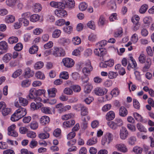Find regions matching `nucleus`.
Instances as JSON below:
<instances>
[{
    "instance_id": "1",
    "label": "nucleus",
    "mask_w": 154,
    "mask_h": 154,
    "mask_svg": "<svg viewBox=\"0 0 154 154\" xmlns=\"http://www.w3.org/2000/svg\"><path fill=\"white\" fill-rule=\"evenodd\" d=\"M138 60L141 63H145L144 66L142 68V71L144 72L148 71L151 64L150 58H146V56L143 54H141L138 57Z\"/></svg>"
},
{
    "instance_id": "2",
    "label": "nucleus",
    "mask_w": 154,
    "mask_h": 154,
    "mask_svg": "<svg viewBox=\"0 0 154 154\" xmlns=\"http://www.w3.org/2000/svg\"><path fill=\"white\" fill-rule=\"evenodd\" d=\"M26 113V109L25 108L20 107L11 116V119L13 122L17 121L25 116Z\"/></svg>"
},
{
    "instance_id": "3",
    "label": "nucleus",
    "mask_w": 154,
    "mask_h": 154,
    "mask_svg": "<svg viewBox=\"0 0 154 154\" xmlns=\"http://www.w3.org/2000/svg\"><path fill=\"white\" fill-rule=\"evenodd\" d=\"M113 138V136L111 133H107L105 137L102 139V144L103 145L106 144H108L112 141Z\"/></svg>"
},
{
    "instance_id": "4",
    "label": "nucleus",
    "mask_w": 154,
    "mask_h": 154,
    "mask_svg": "<svg viewBox=\"0 0 154 154\" xmlns=\"http://www.w3.org/2000/svg\"><path fill=\"white\" fill-rule=\"evenodd\" d=\"M52 54L55 57H63L65 55V53L62 48L55 47Z\"/></svg>"
},
{
    "instance_id": "5",
    "label": "nucleus",
    "mask_w": 154,
    "mask_h": 154,
    "mask_svg": "<svg viewBox=\"0 0 154 154\" xmlns=\"http://www.w3.org/2000/svg\"><path fill=\"white\" fill-rule=\"evenodd\" d=\"M93 68L91 65V63L89 60H88L82 70V72L84 74H89L93 70Z\"/></svg>"
},
{
    "instance_id": "6",
    "label": "nucleus",
    "mask_w": 154,
    "mask_h": 154,
    "mask_svg": "<svg viewBox=\"0 0 154 154\" xmlns=\"http://www.w3.org/2000/svg\"><path fill=\"white\" fill-rule=\"evenodd\" d=\"M94 53L96 55L103 58V56L106 54V52L105 49L98 47L94 49Z\"/></svg>"
},
{
    "instance_id": "7",
    "label": "nucleus",
    "mask_w": 154,
    "mask_h": 154,
    "mask_svg": "<svg viewBox=\"0 0 154 154\" xmlns=\"http://www.w3.org/2000/svg\"><path fill=\"white\" fill-rule=\"evenodd\" d=\"M128 63L127 69L128 70H130L131 68H135L137 66L135 60L131 56L129 57L128 59Z\"/></svg>"
},
{
    "instance_id": "8",
    "label": "nucleus",
    "mask_w": 154,
    "mask_h": 154,
    "mask_svg": "<svg viewBox=\"0 0 154 154\" xmlns=\"http://www.w3.org/2000/svg\"><path fill=\"white\" fill-rule=\"evenodd\" d=\"M56 9L54 11L55 14L58 17H62L67 15V12L64 9V8H60Z\"/></svg>"
},
{
    "instance_id": "9",
    "label": "nucleus",
    "mask_w": 154,
    "mask_h": 154,
    "mask_svg": "<svg viewBox=\"0 0 154 154\" xmlns=\"http://www.w3.org/2000/svg\"><path fill=\"white\" fill-rule=\"evenodd\" d=\"M62 62L64 66L68 68L72 67L74 64V60L72 59L69 58L63 59Z\"/></svg>"
},
{
    "instance_id": "10",
    "label": "nucleus",
    "mask_w": 154,
    "mask_h": 154,
    "mask_svg": "<svg viewBox=\"0 0 154 154\" xmlns=\"http://www.w3.org/2000/svg\"><path fill=\"white\" fill-rule=\"evenodd\" d=\"M94 92L96 95L102 96L106 94L107 90L104 88L97 87L95 88L94 91Z\"/></svg>"
},
{
    "instance_id": "11",
    "label": "nucleus",
    "mask_w": 154,
    "mask_h": 154,
    "mask_svg": "<svg viewBox=\"0 0 154 154\" xmlns=\"http://www.w3.org/2000/svg\"><path fill=\"white\" fill-rule=\"evenodd\" d=\"M119 135L120 138L122 140H125L127 137L128 133L125 127H122L120 129Z\"/></svg>"
},
{
    "instance_id": "12",
    "label": "nucleus",
    "mask_w": 154,
    "mask_h": 154,
    "mask_svg": "<svg viewBox=\"0 0 154 154\" xmlns=\"http://www.w3.org/2000/svg\"><path fill=\"white\" fill-rule=\"evenodd\" d=\"M115 147L118 151L122 152L125 153L128 151L126 146L123 143L117 144L116 145Z\"/></svg>"
},
{
    "instance_id": "13",
    "label": "nucleus",
    "mask_w": 154,
    "mask_h": 154,
    "mask_svg": "<svg viewBox=\"0 0 154 154\" xmlns=\"http://www.w3.org/2000/svg\"><path fill=\"white\" fill-rule=\"evenodd\" d=\"M63 3L64 5L63 8L72 9L74 7L75 3L74 0H66L65 3Z\"/></svg>"
},
{
    "instance_id": "14",
    "label": "nucleus",
    "mask_w": 154,
    "mask_h": 154,
    "mask_svg": "<svg viewBox=\"0 0 154 154\" xmlns=\"http://www.w3.org/2000/svg\"><path fill=\"white\" fill-rule=\"evenodd\" d=\"M115 69L118 70L119 74L120 75H123L126 73L125 68L122 67L120 64H117L115 66Z\"/></svg>"
},
{
    "instance_id": "15",
    "label": "nucleus",
    "mask_w": 154,
    "mask_h": 154,
    "mask_svg": "<svg viewBox=\"0 0 154 154\" xmlns=\"http://www.w3.org/2000/svg\"><path fill=\"white\" fill-rule=\"evenodd\" d=\"M8 49V43L5 41H3L0 42V50L4 53L7 52Z\"/></svg>"
},
{
    "instance_id": "16",
    "label": "nucleus",
    "mask_w": 154,
    "mask_h": 154,
    "mask_svg": "<svg viewBox=\"0 0 154 154\" xmlns=\"http://www.w3.org/2000/svg\"><path fill=\"white\" fill-rule=\"evenodd\" d=\"M50 5L52 7L55 8H63L64 5L63 3L60 2H55L54 1H51L50 2Z\"/></svg>"
},
{
    "instance_id": "17",
    "label": "nucleus",
    "mask_w": 154,
    "mask_h": 154,
    "mask_svg": "<svg viewBox=\"0 0 154 154\" xmlns=\"http://www.w3.org/2000/svg\"><path fill=\"white\" fill-rule=\"evenodd\" d=\"M36 97H37L36 90L34 88H32L29 90V93L26 97L30 99H33Z\"/></svg>"
},
{
    "instance_id": "18",
    "label": "nucleus",
    "mask_w": 154,
    "mask_h": 154,
    "mask_svg": "<svg viewBox=\"0 0 154 154\" xmlns=\"http://www.w3.org/2000/svg\"><path fill=\"white\" fill-rule=\"evenodd\" d=\"M50 121L49 117L45 116H42L40 120L41 123L43 125H45L48 123Z\"/></svg>"
},
{
    "instance_id": "19",
    "label": "nucleus",
    "mask_w": 154,
    "mask_h": 154,
    "mask_svg": "<svg viewBox=\"0 0 154 154\" xmlns=\"http://www.w3.org/2000/svg\"><path fill=\"white\" fill-rule=\"evenodd\" d=\"M115 112L112 111L108 112L106 116V118L108 121L113 120L115 117Z\"/></svg>"
},
{
    "instance_id": "20",
    "label": "nucleus",
    "mask_w": 154,
    "mask_h": 154,
    "mask_svg": "<svg viewBox=\"0 0 154 154\" xmlns=\"http://www.w3.org/2000/svg\"><path fill=\"white\" fill-rule=\"evenodd\" d=\"M75 123V121L74 120H72L64 122L63 123V125L65 128H69L73 126Z\"/></svg>"
},
{
    "instance_id": "21",
    "label": "nucleus",
    "mask_w": 154,
    "mask_h": 154,
    "mask_svg": "<svg viewBox=\"0 0 154 154\" xmlns=\"http://www.w3.org/2000/svg\"><path fill=\"white\" fill-rule=\"evenodd\" d=\"M34 74L33 71L29 68H27L25 69L24 76L25 78H30L32 77Z\"/></svg>"
},
{
    "instance_id": "22",
    "label": "nucleus",
    "mask_w": 154,
    "mask_h": 154,
    "mask_svg": "<svg viewBox=\"0 0 154 154\" xmlns=\"http://www.w3.org/2000/svg\"><path fill=\"white\" fill-rule=\"evenodd\" d=\"M15 20L14 16L9 15L7 16L5 18V21L6 23H13Z\"/></svg>"
},
{
    "instance_id": "23",
    "label": "nucleus",
    "mask_w": 154,
    "mask_h": 154,
    "mask_svg": "<svg viewBox=\"0 0 154 154\" xmlns=\"http://www.w3.org/2000/svg\"><path fill=\"white\" fill-rule=\"evenodd\" d=\"M82 86L84 87V91L86 93H90L92 89V86L91 84L89 83L84 85H82Z\"/></svg>"
},
{
    "instance_id": "24",
    "label": "nucleus",
    "mask_w": 154,
    "mask_h": 154,
    "mask_svg": "<svg viewBox=\"0 0 154 154\" xmlns=\"http://www.w3.org/2000/svg\"><path fill=\"white\" fill-rule=\"evenodd\" d=\"M80 79L82 81L81 85H84L88 83L89 78L86 74H84V75L81 77Z\"/></svg>"
},
{
    "instance_id": "25",
    "label": "nucleus",
    "mask_w": 154,
    "mask_h": 154,
    "mask_svg": "<svg viewBox=\"0 0 154 154\" xmlns=\"http://www.w3.org/2000/svg\"><path fill=\"white\" fill-rule=\"evenodd\" d=\"M128 114V111L123 106H122L119 110V115L122 117H125Z\"/></svg>"
},
{
    "instance_id": "26",
    "label": "nucleus",
    "mask_w": 154,
    "mask_h": 154,
    "mask_svg": "<svg viewBox=\"0 0 154 154\" xmlns=\"http://www.w3.org/2000/svg\"><path fill=\"white\" fill-rule=\"evenodd\" d=\"M49 96L50 97H54L57 92V89L55 88H51L48 90Z\"/></svg>"
},
{
    "instance_id": "27",
    "label": "nucleus",
    "mask_w": 154,
    "mask_h": 154,
    "mask_svg": "<svg viewBox=\"0 0 154 154\" xmlns=\"http://www.w3.org/2000/svg\"><path fill=\"white\" fill-rule=\"evenodd\" d=\"M12 58V54L10 53H7L5 54L2 57L3 61L5 63H8Z\"/></svg>"
},
{
    "instance_id": "28",
    "label": "nucleus",
    "mask_w": 154,
    "mask_h": 154,
    "mask_svg": "<svg viewBox=\"0 0 154 154\" xmlns=\"http://www.w3.org/2000/svg\"><path fill=\"white\" fill-rule=\"evenodd\" d=\"M19 101L21 105L25 106L28 104V101L27 99L22 97H19Z\"/></svg>"
},
{
    "instance_id": "29",
    "label": "nucleus",
    "mask_w": 154,
    "mask_h": 154,
    "mask_svg": "<svg viewBox=\"0 0 154 154\" xmlns=\"http://www.w3.org/2000/svg\"><path fill=\"white\" fill-rule=\"evenodd\" d=\"M81 114L82 116H86L88 114V108L83 105L81 107Z\"/></svg>"
},
{
    "instance_id": "30",
    "label": "nucleus",
    "mask_w": 154,
    "mask_h": 154,
    "mask_svg": "<svg viewBox=\"0 0 154 154\" xmlns=\"http://www.w3.org/2000/svg\"><path fill=\"white\" fill-rule=\"evenodd\" d=\"M41 110L43 113L45 114H52L51 109L47 106L42 107L41 108Z\"/></svg>"
},
{
    "instance_id": "31",
    "label": "nucleus",
    "mask_w": 154,
    "mask_h": 154,
    "mask_svg": "<svg viewBox=\"0 0 154 154\" xmlns=\"http://www.w3.org/2000/svg\"><path fill=\"white\" fill-rule=\"evenodd\" d=\"M118 75V73L117 72L109 71L108 73V78L110 79H115Z\"/></svg>"
},
{
    "instance_id": "32",
    "label": "nucleus",
    "mask_w": 154,
    "mask_h": 154,
    "mask_svg": "<svg viewBox=\"0 0 154 154\" xmlns=\"http://www.w3.org/2000/svg\"><path fill=\"white\" fill-rule=\"evenodd\" d=\"M39 16L37 14H33L30 16V21L33 22H36L39 20Z\"/></svg>"
},
{
    "instance_id": "33",
    "label": "nucleus",
    "mask_w": 154,
    "mask_h": 154,
    "mask_svg": "<svg viewBox=\"0 0 154 154\" xmlns=\"http://www.w3.org/2000/svg\"><path fill=\"white\" fill-rule=\"evenodd\" d=\"M33 8L35 12H38L41 11L42 7L40 4L37 3L34 5Z\"/></svg>"
},
{
    "instance_id": "34",
    "label": "nucleus",
    "mask_w": 154,
    "mask_h": 154,
    "mask_svg": "<svg viewBox=\"0 0 154 154\" xmlns=\"http://www.w3.org/2000/svg\"><path fill=\"white\" fill-rule=\"evenodd\" d=\"M42 103H38L37 104L35 103H32L30 105L31 109L33 110L38 109L41 107L42 106Z\"/></svg>"
},
{
    "instance_id": "35",
    "label": "nucleus",
    "mask_w": 154,
    "mask_h": 154,
    "mask_svg": "<svg viewBox=\"0 0 154 154\" xmlns=\"http://www.w3.org/2000/svg\"><path fill=\"white\" fill-rule=\"evenodd\" d=\"M106 22L105 18L102 15H101L99 18L98 24L99 26H103Z\"/></svg>"
},
{
    "instance_id": "36",
    "label": "nucleus",
    "mask_w": 154,
    "mask_h": 154,
    "mask_svg": "<svg viewBox=\"0 0 154 154\" xmlns=\"http://www.w3.org/2000/svg\"><path fill=\"white\" fill-rule=\"evenodd\" d=\"M11 109L8 108L4 107L2 109V115L4 116H5L9 114L11 112Z\"/></svg>"
},
{
    "instance_id": "37",
    "label": "nucleus",
    "mask_w": 154,
    "mask_h": 154,
    "mask_svg": "<svg viewBox=\"0 0 154 154\" xmlns=\"http://www.w3.org/2000/svg\"><path fill=\"white\" fill-rule=\"evenodd\" d=\"M83 50L82 47H79L74 50L72 53V54L76 56H79L80 55L81 52Z\"/></svg>"
},
{
    "instance_id": "38",
    "label": "nucleus",
    "mask_w": 154,
    "mask_h": 154,
    "mask_svg": "<svg viewBox=\"0 0 154 154\" xmlns=\"http://www.w3.org/2000/svg\"><path fill=\"white\" fill-rule=\"evenodd\" d=\"M97 142V137H93L90 139L87 142V144L88 145H91L96 144Z\"/></svg>"
},
{
    "instance_id": "39",
    "label": "nucleus",
    "mask_w": 154,
    "mask_h": 154,
    "mask_svg": "<svg viewBox=\"0 0 154 154\" xmlns=\"http://www.w3.org/2000/svg\"><path fill=\"white\" fill-rule=\"evenodd\" d=\"M8 41L11 44L15 43L18 41V38L17 37L12 36L8 38Z\"/></svg>"
},
{
    "instance_id": "40",
    "label": "nucleus",
    "mask_w": 154,
    "mask_h": 154,
    "mask_svg": "<svg viewBox=\"0 0 154 154\" xmlns=\"http://www.w3.org/2000/svg\"><path fill=\"white\" fill-rule=\"evenodd\" d=\"M17 0H6V4L8 6L13 7L16 4Z\"/></svg>"
},
{
    "instance_id": "41",
    "label": "nucleus",
    "mask_w": 154,
    "mask_h": 154,
    "mask_svg": "<svg viewBox=\"0 0 154 154\" xmlns=\"http://www.w3.org/2000/svg\"><path fill=\"white\" fill-rule=\"evenodd\" d=\"M133 106L136 109H139L140 107V104L138 100L135 99L133 100Z\"/></svg>"
},
{
    "instance_id": "42",
    "label": "nucleus",
    "mask_w": 154,
    "mask_h": 154,
    "mask_svg": "<svg viewBox=\"0 0 154 154\" xmlns=\"http://www.w3.org/2000/svg\"><path fill=\"white\" fill-rule=\"evenodd\" d=\"M72 42L75 45H79L80 44L81 40L80 38L78 36L74 37L72 40Z\"/></svg>"
},
{
    "instance_id": "43",
    "label": "nucleus",
    "mask_w": 154,
    "mask_h": 154,
    "mask_svg": "<svg viewBox=\"0 0 154 154\" xmlns=\"http://www.w3.org/2000/svg\"><path fill=\"white\" fill-rule=\"evenodd\" d=\"M61 33V31L58 29H55L53 32L52 37L53 38H57L59 37Z\"/></svg>"
},
{
    "instance_id": "44",
    "label": "nucleus",
    "mask_w": 154,
    "mask_h": 154,
    "mask_svg": "<svg viewBox=\"0 0 154 154\" xmlns=\"http://www.w3.org/2000/svg\"><path fill=\"white\" fill-rule=\"evenodd\" d=\"M30 84V82L29 80L26 79L21 82V85L22 87L26 88L29 86Z\"/></svg>"
},
{
    "instance_id": "45",
    "label": "nucleus",
    "mask_w": 154,
    "mask_h": 154,
    "mask_svg": "<svg viewBox=\"0 0 154 154\" xmlns=\"http://www.w3.org/2000/svg\"><path fill=\"white\" fill-rule=\"evenodd\" d=\"M75 114H74L70 113L63 115L62 117V119L63 120H67L69 119L73 118Z\"/></svg>"
},
{
    "instance_id": "46",
    "label": "nucleus",
    "mask_w": 154,
    "mask_h": 154,
    "mask_svg": "<svg viewBox=\"0 0 154 154\" xmlns=\"http://www.w3.org/2000/svg\"><path fill=\"white\" fill-rule=\"evenodd\" d=\"M38 50V47L36 45H33L30 48L29 52L31 54H34Z\"/></svg>"
},
{
    "instance_id": "47",
    "label": "nucleus",
    "mask_w": 154,
    "mask_h": 154,
    "mask_svg": "<svg viewBox=\"0 0 154 154\" xmlns=\"http://www.w3.org/2000/svg\"><path fill=\"white\" fill-rule=\"evenodd\" d=\"M22 72V70L21 69H18L15 71L12 75V77L16 78L20 75Z\"/></svg>"
},
{
    "instance_id": "48",
    "label": "nucleus",
    "mask_w": 154,
    "mask_h": 154,
    "mask_svg": "<svg viewBox=\"0 0 154 154\" xmlns=\"http://www.w3.org/2000/svg\"><path fill=\"white\" fill-rule=\"evenodd\" d=\"M44 63L42 61H38L34 65V68L36 69H40L44 66Z\"/></svg>"
},
{
    "instance_id": "49",
    "label": "nucleus",
    "mask_w": 154,
    "mask_h": 154,
    "mask_svg": "<svg viewBox=\"0 0 154 154\" xmlns=\"http://www.w3.org/2000/svg\"><path fill=\"white\" fill-rule=\"evenodd\" d=\"M148 5L147 4H144L143 5L140 7V10L139 12L141 14H143L145 13L147 11L148 9Z\"/></svg>"
},
{
    "instance_id": "50",
    "label": "nucleus",
    "mask_w": 154,
    "mask_h": 154,
    "mask_svg": "<svg viewBox=\"0 0 154 154\" xmlns=\"http://www.w3.org/2000/svg\"><path fill=\"white\" fill-rule=\"evenodd\" d=\"M122 28H120L117 29L114 32V37H121L122 36Z\"/></svg>"
},
{
    "instance_id": "51",
    "label": "nucleus",
    "mask_w": 154,
    "mask_h": 154,
    "mask_svg": "<svg viewBox=\"0 0 154 154\" xmlns=\"http://www.w3.org/2000/svg\"><path fill=\"white\" fill-rule=\"evenodd\" d=\"M107 6L111 9H115L116 8L115 2L113 1H110L108 2Z\"/></svg>"
},
{
    "instance_id": "52",
    "label": "nucleus",
    "mask_w": 154,
    "mask_h": 154,
    "mask_svg": "<svg viewBox=\"0 0 154 154\" xmlns=\"http://www.w3.org/2000/svg\"><path fill=\"white\" fill-rule=\"evenodd\" d=\"M38 136L40 139H44L48 138L49 137V134L47 132L42 133L39 134Z\"/></svg>"
},
{
    "instance_id": "53",
    "label": "nucleus",
    "mask_w": 154,
    "mask_h": 154,
    "mask_svg": "<svg viewBox=\"0 0 154 154\" xmlns=\"http://www.w3.org/2000/svg\"><path fill=\"white\" fill-rule=\"evenodd\" d=\"M79 8L80 10L84 11L87 8V5L84 2L81 3L79 5Z\"/></svg>"
},
{
    "instance_id": "54",
    "label": "nucleus",
    "mask_w": 154,
    "mask_h": 154,
    "mask_svg": "<svg viewBox=\"0 0 154 154\" xmlns=\"http://www.w3.org/2000/svg\"><path fill=\"white\" fill-rule=\"evenodd\" d=\"M35 76L38 79H43L45 78V76L43 73L39 71L36 73Z\"/></svg>"
},
{
    "instance_id": "55",
    "label": "nucleus",
    "mask_w": 154,
    "mask_h": 154,
    "mask_svg": "<svg viewBox=\"0 0 154 154\" xmlns=\"http://www.w3.org/2000/svg\"><path fill=\"white\" fill-rule=\"evenodd\" d=\"M19 63V61L18 60H12L9 63V65L11 67H14L18 65Z\"/></svg>"
},
{
    "instance_id": "56",
    "label": "nucleus",
    "mask_w": 154,
    "mask_h": 154,
    "mask_svg": "<svg viewBox=\"0 0 154 154\" xmlns=\"http://www.w3.org/2000/svg\"><path fill=\"white\" fill-rule=\"evenodd\" d=\"M143 21L144 24L148 26L152 21V18L150 17H146L144 18Z\"/></svg>"
},
{
    "instance_id": "57",
    "label": "nucleus",
    "mask_w": 154,
    "mask_h": 154,
    "mask_svg": "<svg viewBox=\"0 0 154 154\" xmlns=\"http://www.w3.org/2000/svg\"><path fill=\"white\" fill-rule=\"evenodd\" d=\"M60 78L65 79H67L69 78V75L67 72H63L60 73Z\"/></svg>"
},
{
    "instance_id": "58",
    "label": "nucleus",
    "mask_w": 154,
    "mask_h": 154,
    "mask_svg": "<svg viewBox=\"0 0 154 154\" xmlns=\"http://www.w3.org/2000/svg\"><path fill=\"white\" fill-rule=\"evenodd\" d=\"M108 124L111 128L114 130L116 129L118 127L114 121L109 122Z\"/></svg>"
},
{
    "instance_id": "59",
    "label": "nucleus",
    "mask_w": 154,
    "mask_h": 154,
    "mask_svg": "<svg viewBox=\"0 0 154 154\" xmlns=\"http://www.w3.org/2000/svg\"><path fill=\"white\" fill-rule=\"evenodd\" d=\"M133 151L137 154H141L143 151V149L140 147L135 146L133 149Z\"/></svg>"
},
{
    "instance_id": "60",
    "label": "nucleus",
    "mask_w": 154,
    "mask_h": 154,
    "mask_svg": "<svg viewBox=\"0 0 154 154\" xmlns=\"http://www.w3.org/2000/svg\"><path fill=\"white\" fill-rule=\"evenodd\" d=\"M31 15V14L29 12H26L23 13L21 14V17L19 19H27L29 18Z\"/></svg>"
},
{
    "instance_id": "61",
    "label": "nucleus",
    "mask_w": 154,
    "mask_h": 154,
    "mask_svg": "<svg viewBox=\"0 0 154 154\" xmlns=\"http://www.w3.org/2000/svg\"><path fill=\"white\" fill-rule=\"evenodd\" d=\"M23 47L22 44L20 43H18L14 46V48L16 51H20L22 49Z\"/></svg>"
},
{
    "instance_id": "62",
    "label": "nucleus",
    "mask_w": 154,
    "mask_h": 154,
    "mask_svg": "<svg viewBox=\"0 0 154 154\" xmlns=\"http://www.w3.org/2000/svg\"><path fill=\"white\" fill-rule=\"evenodd\" d=\"M27 136L29 138H34L35 137L36 134L35 133L32 131H29L27 133Z\"/></svg>"
},
{
    "instance_id": "63",
    "label": "nucleus",
    "mask_w": 154,
    "mask_h": 154,
    "mask_svg": "<svg viewBox=\"0 0 154 154\" xmlns=\"http://www.w3.org/2000/svg\"><path fill=\"white\" fill-rule=\"evenodd\" d=\"M107 44V42L105 40H103L100 42L97 43L96 45L97 47L103 48Z\"/></svg>"
},
{
    "instance_id": "64",
    "label": "nucleus",
    "mask_w": 154,
    "mask_h": 154,
    "mask_svg": "<svg viewBox=\"0 0 154 154\" xmlns=\"http://www.w3.org/2000/svg\"><path fill=\"white\" fill-rule=\"evenodd\" d=\"M64 94L69 95H71L73 94V91L71 89L69 88H66L63 91Z\"/></svg>"
}]
</instances>
